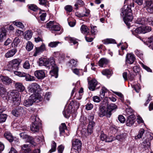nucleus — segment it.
<instances>
[{"label": "nucleus", "mask_w": 153, "mask_h": 153, "mask_svg": "<svg viewBox=\"0 0 153 153\" xmlns=\"http://www.w3.org/2000/svg\"><path fill=\"white\" fill-rule=\"evenodd\" d=\"M39 65H44L48 69L51 67V70L50 72V74L52 76H54L55 78L58 77V68L55 64V61L54 58L50 57L47 59L45 58H41L39 59Z\"/></svg>", "instance_id": "obj_1"}, {"label": "nucleus", "mask_w": 153, "mask_h": 153, "mask_svg": "<svg viewBox=\"0 0 153 153\" xmlns=\"http://www.w3.org/2000/svg\"><path fill=\"white\" fill-rule=\"evenodd\" d=\"M134 7V3H133L131 4L129 6H128L127 7L125 6L122 8L121 15L123 16L124 22L126 25L129 28V26L130 25V23L133 19V17L131 13V7Z\"/></svg>", "instance_id": "obj_2"}, {"label": "nucleus", "mask_w": 153, "mask_h": 153, "mask_svg": "<svg viewBox=\"0 0 153 153\" xmlns=\"http://www.w3.org/2000/svg\"><path fill=\"white\" fill-rule=\"evenodd\" d=\"M42 99L41 96L39 94H32L28 99L25 100L23 102V105L26 107H29L33 105L34 102H39Z\"/></svg>", "instance_id": "obj_3"}, {"label": "nucleus", "mask_w": 153, "mask_h": 153, "mask_svg": "<svg viewBox=\"0 0 153 153\" xmlns=\"http://www.w3.org/2000/svg\"><path fill=\"white\" fill-rule=\"evenodd\" d=\"M88 120L89 121L87 129H82L81 133L82 136L87 137L90 135L93 132V128L95 125V123L93 121L94 117L93 116H91Z\"/></svg>", "instance_id": "obj_4"}, {"label": "nucleus", "mask_w": 153, "mask_h": 153, "mask_svg": "<svg viewBox=\"0 0 153 153\" xmlns=\"http://www.w3.org/2000/svg\"><path fill=\"white\" fill-rule=\"evenodd\" d=\"M7 95L9 98L12 100L13 104L17 106L20 104L21 99L17 91L15 90L10 91L8 92Z\"/></svg>", "instance_id": "obj_5"}, {"label": "nucleus", "mask_w": 153, "mask_h": 153, "mask_svg": "<svg viewBox=\"0 0 153 153\" xmlns=\"http://www.w3.org/2000/svg\"><path fill=\"white\" fill-rule=\"evenodd\" d=\"M31 119L33 121L30 127V130L33 133L38 132L41 120L38 117L35 115L32 116L31 117Z\"/></svg>", "instance_id": "obj_6"}, {"label": "nucleus", "mask_w": 153, "mask_h": 153, "mask_svg": "<svg viewBox=\"0 0 153 153\" xmlns=\"http://www.w3.org/2000/svg\"><path fill=\"white\" fill-rule=\"evenodd\" d=\"M21 62V60L19 59H15L9 62L8 65V70L10 71L17 72L15 70L18 69L19 66Z\"/></svg>", "instance_id": "obj_7"}, {"label": "nucleus", "mask_w": 153, "mask_h": 153, "mask_svg": "<svg viewBox=\"0 0 153 153\" xmlns=\"http://www.w3.org/2000/svg\"><path fill=\"white\" fill-rule=\"evenodd\" d=\"M151 28L149 26H142L138 27L132 31L133 34L134 33L137 34L145 33L149 32L151 30Z\"/></svg>", "instance_id": "obj_8"}, {"label": "nucleus", "mask_w": 153, "mask_h": 153, "mask_svg": "<svg viewBox=\"0 0 153 153\" xmlns=\"http://www.w3.org/2000/svg\"><path fill=\"white\" fill-rule=\"evenodd\" d=\"M15 74L19 77H25V80L27 81H34L35 79V77L29 74L23 72H15Z\"/></svg>", "instance_id": "obj_9"}, {"label": "nucleus", "mask_w": 153, "mask_h": 153, "mask_svg": "<svg viewBox=\"0 0 153 153\" xmlns=\"http://www.w3.org/2000/svg\"><path fill=\"white\" fill-rule=\"evenodd\" d=\"M27 89L29 94L33 93V94H36L35 93L39 91L40 86L36 83H33L29 85Z\"/></svg>", "instance_id": "obj_10"}, {"label": "nucleus", "mask_w": 153, "mask_h": 153, "mask_svg": "<svg viewBox=\"0 0 153 153\" xmlns=\"http://www.w3.org/2000/svg\"><path fill=\"white\" fill-rule=\"evenodd\" d=\"M12 114L16 117H18L22 114H25L26 111L23 107L18 106L13 110L12 111Z\"/></svg>", "instance_id": "obj_11"}, {"label": "nucleus", "mask_w": 153, "mask_h": 153, "mask_svg": "<svg viewBox=\"0 0 153 153\" xmlns=\"http://www.w3.org/2000/svg\"><path fill=\"white\" fill-rule=\"evenodd\" d=\"M34 75L39 79H42L45 76V72L43 70L35 71L34 72Z\"/></svg>", "instance_id": "obj_12"}, {"label": "nucleus", "mask_w": 153, "mask_h": 153, "mask_svg": "<svg viewBox=\"0 0 153 153\" xmlns=\"http://www.w3.org/2000/svg\"><path fill=\"white\" fill-rule=\"evenodd\" d=\"M135 122V117L133 114H131L128 117L126 121V125L128 126H132Z\"/></svg>", "instance_id": "obj_13"}, {"label": "nucleus", "mask_w": 153, "mask_h": 153, "mask_svg": "<svg viewBox=\"0 0 153 153\" xmlns=\"http://www.w3.org/2000/svg\"><path fill=\"white\" fill-rule=\"evenodd\" d=\"M82 146L81 141L78 139H74L72 142L73 148L76 150L80 149Z\"/></svg>", "instance_id": "obj_14"}, {"label": "nucleus", "mask_w": 153, "mask_h": 153, "mask_svg": "<svg viewBox=\"0 0 153 153\" xmlns=\"http://www.w3.org/2000/svg\"><path fill=\"white\" fill-rule=\"evenodd\" d=\"M21 152L23 153H30L31 152V149L29 144H25L21 146Z\"/></svg>", "instance_id": "obj_15"}, {"label": "nucleus", "mask_w": 153, "mask_h": 153, "mask_svg": "<svg viewBox=\"0 0 153 153\" xmlns=\"http://www.w3.org/2000/svg\"><path fill=\"white\" fill-rule=\"evenodd\" d=\"M135 58L134 55L131 53H128L126 56V63L130 64H132L134 61Z\"/></svg>", "instance_id": "obj_16"}, {"label": "nucleus", "mask_w": 153, "mask_h": 153, "mask_svg": "<svg viewBox=\"0 0 153 153\" xmlns=\"http://www.w3.org/2000/svg\"><path fill=\"white\" fill-rule=\"evenodd\" d=\"M88 88L90 90L94 91L97 85V82L95 79H93L88 82Z\"/></svg>", "instance_id": "obj_17"}, {"label": "nucleus", "mask_w": 153, "mask_h": 153, "mask_svg": "<svg viewBox=\"0 0 153 153\" xmlns=\"http://www.w3.org/2000/svg\"><path fill=\"white\" fill-rule=\"evenodd\" d=\"M146 8L149 13L153 12V3L151 1H146Z\"/></svg>", "instance_id": "obj_18"}, {"label": "nucleus", "mask_w": 153, "mask_h": 153, "mask_svg": "<svg viewBox=\"0 0 153 153\" xmlns=\"http://www.w3.org/2000/svg\"><path fill=\"white\" fill-rule=\"evenodd\" d=\"M46 50L44 44H42L39 47L36 48V51L35 53L33 54L34 56H36L37 55L40 53Z\"/></svg>", "instance_id": "obj_19"}, {"label": "nucleus", "mask_w": 153, "mask_h": 153, "mask_svg": "<svg viewBox=\"0 0 153 153\" xmlns=\"http://www.w3.org/2000/svg\"><path fill=\"white\" fill-rule=\"evenodd\" d=\"M117 108V106L114 104L112 103L110 105H108L107 106V113L108 114L109 116L111 114V111Z\"/></svg>", "instance_id": "obj_20"}, {"label": "nucleus", "mask_w": 153, "mask_h": 153, "mask_svg": "<svg viewBox=\"0 0 153 153\" xmlns=\"http://www.w3.org/2000/svg\"><path fill=\"white\" fill-rule=\"evenodd\" d=\"M0 78L1 80L4 84L9 85L12 82L11 79L7 76H1Z\"/></svg>", "instance_id": "obj_21"}, {"label": "nucleus", "mask_w": 153, "mask_h": 153, "mask_svg": "<svg viewBox=\"0 0 153 153\" xmlns=\"http://www.w3.org/2000/svg\"><path fill=\"white\" fill-rule=\"evenodd\" d=\"M17 50L16 49H13L8 51L5 55V56L7 58L13 57L17 52Z\"/></svg>", "instance_id": "obj_22"}, {"label": "nucleus", "mask_w": 153, "mask_h": 153, "mask_svg": "<svg viewBox=\"0 0 153 153\" xmlns=\"http://www.w3.org/2000/svg\"><path fill=\"white\" fill-rule=\"evenodd\" d=\"M71 106H68L67 108H65L63 111V114L65 118H68L70 117L71 112Z\"/></svg>", "instance_id": "obj_23"}, {"label": "nucleus", "mask_w": 153, "mask_h": 153, "mask_svg": "<svg viewBox=\"0 0 153 153\" xmlns=\"http://www.w3.org/2000/svg\"><path fill=\"white\" fill-rule=\"evenodd\" d=\"M4 136L10 142H12L14 140V137L10 132H5L4 134Z\"/></svg>", "instance_id": "obj_24"}, {"label": "nucleus", "mask_w": 153, "mask_h": 153, "mask_svg": "<svg viewBox=\"0 0 153 153\" xmlns=\"http://www.w3.org/2000/svg\"><path fill=\"white\" fill-rule=\"evenodd\" d=\"M15 86L18 91H22L25 89L24 86L22 83L20 82L16 83L15 84Z\"/></svg>", "instance_id": "obj_25"}, {"label": "nucleus", "mask_w": 153, "mask_h": 153, "mask_svg": "<svg viewBox=\"0 0 153 153\" xmlns=\"http://www.w3.org/2000/svg\"><path fill=\"white\" fill-rule=\"evenodd\" d=\"M25 34L24 36V39L27 40H30L32 37L33 35L32 32L30 30L26 31L25 32Z\"/></svg>", "instance_id": "obj_26"}, {"label": "nucleus", "mask_w": 153, "mask_h": 153, "mask_svg": "<svg viewBox=\"0 0 153 153\" xmlns=\"http://www.w3.org/2000/svg\"><path fill=\"white\" fill-rule=\"evenodd\" d=\"M0 30V42H1L6 39L7 34L6 30Z\"/></svg>", "instance_id": "obj_27"}, {"label": "nucleus", "mask_w": 153, "mask_h": 153, "mask_svg": "<svg viewBox=\"0 0 153 153\" xmlns=\"http://www.w3.org/2000/svg\"><path fill=\"white\" fill-rule=\"evenodd\" d=\"M106 114L108 115V114L107 113V111H106L105 108L103 107H100L98 112L99 116L100 117H102L105 116Z\"/></svg>", "instance_id": "obj_28"}, {"label": "nucleus", "mask_w": 153, "mask_h": 153, "mask_svg": "<svg viewBox=\"0 0 153 153\" xmlns=\"http://www.w3.org/2000/svg\"><path fill=\"white\" fill-rule=\"evenodd\" d=\"M108 62V60L105 58H102L99 62V65L101 67H103L104 65L107 64Z\"/></svg>", "instance_id": "obj_29"}, {"label": "nucleus", "mask_w": 153, "mask_h": 153, "mask_svg": "<svg viewBox=\"0 0 153 153\" xmlns=\"http://www.w3.org/2000/svg\"><path fill=\"white\" fill-rule=\"evenodd\" d=\"M67 127L65 123H62L59 127V130L60 134H62L65 132V130L66 129Z\"/></svg>", "instance_id": "obj_30"}, {"label": "nucleus", "mask_w": 153, "mask_h": 153, "mask_svg": "<svg viewBox=\"0 0 153 153\" xmlns=\"http://www.w3.org/2000/svg\"><path fill=\"white\" fill-rule=\"evenodd\" d=\"M6 94V90L2 84L0 83V95L1 96Z\"/></svg>", "instance_id": "obj_31"}, {"label": "nucleus", "mask_w": 153, "mask_h": 153, "mask_svg": "<svg viewBox=\"0 0 153 153\" xmlns=\"http://www.w3.org/2000/svg\"><path fill=\"white\" fill-rule=\"evenodd\" d=\"M60 30V27L59 25L54 24L51 28V31L52 33H54L56 31H59Z\"/></svg>", "instance_id": "obj_32"}, {"label": "nucleus", "mask_w": 153, "mask_h": 153, "mask_svg": "<svg viewBox=\"0 0 153 153\" xmlns=\"http://www.w3.org/2000/svg\"><path fill=\"white\" fill-rule=\"evenodd\" d=\"M80 30L84 34H87L88 32V29L87 27L84 25H82Z\"/></svg>", "instance_id": "obj_33"}, {"label": "nucleus", "mask_w": 153, "mask_h": 153, "mask_svg": "<svg viewBox=\"0 0 153 153\" xmlns=\"http://www.w3.org/2000/svg\"><path fill=\"white\" fill-rule=\"evenodd\" d=\"M65 40L69 41L70 43H73L74 44H76L78 42L76 41L75 39L73 38H71L70 37H66L65 38Z\"/></svg>", "instance_id": "obj_34"}, {"label": "nucleus", "mask_w": 153, "mask_h": 153, "mask_svg": "<svg viewBox=\"0 0 153 153\" xmlns=\"http://www.w3.org/2000/svg\"><path fill=\"white\" fill-rule=\"evenodd\" d=\"M33 45L31 42L28 41L27 44L26 48L28 51H30L32 50L33 48Z\"/></svg>", "instance_id": "obj_35"}, {"label": "nucleus", "mask_w": 153, "mask_h": 153, "mask_svg": "<svg viewBox=\"0 0 153 153\" xmlns=\"http://www.w3.org/2000/svg\"><path fill=\"white\" fill-rule=\"evenodd\" d=\"M27 141L33 146H35L36 144V143L34 141L33 138L31 136H30Z\"/></svg>", "instance_id": "obj_36"}, {"label": "nucleus", "mask_w": 153, "mask_h": 153, "mask_svg": "<svg viewBox=\"0 0 153 153\" xmlns=\"http://www.w3.org/2000/svg\"><path fill=\"white\" fill-rule=\"evenodd\" d=\"M146 21L145 18H138L136 21L137 23L139 24L143 25L145 24Z\"/></svg>", "instance_id": "obj_37"}, {"label": "nucleus", "mask_w": 153, "mask_h": 153, "mask_svg": "<svg viewBox=\"0 0 153 153\" xmlns=\"http://www.w3.org/2000/svg\"><path fill=\"white\" fill-rule=\"evenodd\" d=\"M30 65L29 61L28 60L25 61L23 64V68L26 69H28L30 68Z\"/></svg>", "instance_id": "obj_38"}, {"label": "nucleus", "mask_w": 153, "mask_h": 153, "mask_svg": "<svg viewBox=\"0 0 153 153\" xmlns=\"http://www.w3.org/2000/svg\"><path fill=\"white\" fill-rule=\"evenodd\" d=\"M52 143L51 148L49 151L50 153L56 151V143L54 141H52Z\"/></svg>", "instance_id": "obj_39"}, {"label": "nucleus", "mask_w": 153, "mask_h": 153, "mask_svg": "<svg viewBox=\"0 0 153 153\" xmlns=\"http://www.w3.org/2000/svg\"><path fill=\"white\" fill-rule=\"evenodd\" d=\"M59 43V42L57 41L51 42L49 43L48 46L51 48H55L57 47Z\"/></svg>", "instance_id": "obj_40"}, {"label": "nucleus", "mask_w": 153, "mask_h": 153, "mask_svg": "<svg viewBox=\"0 0 153 153\" xmlns=\"http://www.w3.org/2000/svg\"><path fill=\"white\" fill-rule=\"evenodd\" d=\"M7 116L6 114H0V122L2 123L5 121Z\"/></svg>", "instance_id": "obj_41"}, {"label": "nucleus", "mask_w": 153, "mask_h": 153, "mask_svg": "<svg viewBox=\"0 0 153 153\" xmlns=\"http://www.w3.org/2000/svg\"><path fill=\"white\" fill-rule=\"evenodd\" d=\"M115 40L112 39H107L104 40V44H108L109 43H115Z\"/></svg>", "instance_id": "obj_42"}, {"label": "nucleus", "mask_w": 153, "mask_h": 153, "mask_svg": "<svg viewBox=\"0 0 153 153\" xmlns=\"http://www.w3.org/2000/svg\"><path fill=\"white\" fill-rule=\"evenodd\" d=\"M21 138L23 139L27 140L30 136L27 135L25 132H22L19 134Z\"/></svg>", "instance_id": "obj_43"}, {"label": "nucleus", "mask_w": 153, "mask_h": 153, "mask_svg": "<svg viewBox=\"0 0 153 153\" xmlns=\"http://www.w3.org/2000/svg\"><path fill=\"white\" fill-rule=\"evenodd\" d=\"M54 24L53 21H50L49 22L46 24L45 27L46 28H49V29L51 30V28L53 27Z\"/></svg>", "instance_id": "obj_44"}, {"label": "nucleus", "mask_w": 153, "mask_h": 153, "mask_svg": "<svg viewBox=\"0 0 153 153\" xmlns=\"http://www.w3.org/2000/svg\"><path fill=\"white\" fill-rule=\"evenodd\" d=\"M144 133V130L143 128L141 129L139 131L138 134L136 136V138H137L138 139L141 138Z\"/></svg>", "instance_id": "obj_45"}, {"label": "nucleus", "mask_w": 153, "mask_h": 153, "mask_svg": "<svg viewBox=\"0 0 153 153\" xmlns=\"http://www.w3.org/2000/svg\"><path fill=\"white\" fill-rule=\"evenodd\" d=\"M28 8L34 11H36L38 10V7L34 4H30L29 5Z\"/></svg>", "instance_id": "obj_46"}, {"label": "nucleus", "mask_w": 153, "mask_h": 153, "mask_svg": "<svg viewBox=\"0 0 153 153\" xmlns=\"http://www.w3.org/2000/svg\"><path fill=\"white\" fill-rule=\"evenodd\" d=\"M13 23L15 25L22 29L24 27V25L22 22H16L14 21L13 22Z\"/></svg>", "instance_id": "obj_47"}, {"label": "nucleus", "mask_w": 153, "mask_h": 153, "mask_svg": "<svg viewBox=\"0 0 153 153\" xmlns=\"http://www.w3.org/2000/svg\"><path fill=\"white\" fill-rule=\"evenodd\" d=\"M91 116H93L94 117V116L93 115H91L88 117V119H87L86 118L85 119L83 117L80 120V121L84 125H85L87 124L88 123H89V121L88 120L89 119V118Z\"/></svg>", "instance_id": "obj_48"}, {"label": "nucleus", "mask_w": 153, "mask_h": 153, "mask_svg": "<svg viewBox=\"0 0 153 153\" xmlns=\"http://www.w3.org/2000/svg\"><path fill=\"white\" fill-rule=\"evenodd\" d=\"M107 91V90L105 87H102L101 89V91L100 92V96H101V97H104L105 93Z\"/></svg>", "instance_id": "obj_49"}, {"label": "nucleus", "mask_w": 153, "mask_h": 153, "mask_svg": "<svg viewBox=\"0 0 153 153\" xmlns=\"http://www.w3.org/2000/svg\"><path fill=\"white\" fill-rule=\"evenodd\" d=\"M39 14H41L40 16V20L42 21H44L45 19L46 16V13H42L41 11L39 13Z\"/></svg>", "instance_id": "obj_50"}, {"label": "nucleus", "mask_w": 153, "mask_h": 153, "mask_svg": "<svg viewBox=\"0 0 153 153\" xmlns=\"http://www.w3.org/2000/svg\"><path fill=\"white\" fill-rule=\"evenodd\" d=\"M115 140V138L114 136H111L107 137L105 142H110Z\"/></svg>", "instance_id": "obj_51"}, {"label": "nucleus", "mask_w": 153, "mask_h": 153, "mask_svg": "<svg viewBox=\"0 0 153 153\" xmlns=\"http://www.w3.org/2000/svg\"><path fill=\"white\" fill-rule=\"evenodd\" d=\"M133 71L136 73L139 72L140 70V68L139 66L136 65L134 67L132 68Z\"/></svg>", "instance_id": "obj_52"}, {"label": "nucleus", "mask_w": 153, "mask_h": 153, "mask_svg": "<svg viewBox=\"0 0 153 153\" xmlns=\"http://www.w3.org/2000/svg\"><path fill=\"white\" fill-rule=\"evenodd\" d=\"M118 120L121 123H123L126 120L125 117L122 115H120L118 117Z\"/></svg>", "instance_id": "obj_53"}, {"label": "nucleus", "mask_w": 153, "mask_h": 153, "mask_svg": "<svg viewBox=\"0 0 153 153\" xmlns=\"http://www.w3.org/2000/svg\"><path fill=\"white\" fill-rule=\"evenodd\" d=\"M133 88L137 93H139L140 89V87L139 85H135L133 86Z\"/></svg>", "instance_id": "obj_54"}, {"label": "nucleus", "mask_w": 153, "mask_h": 153, "mask_svg": "<svg viewBox=\"0 0 153 153\" xmlns=\"http://www.w3.org/2000/svg\"><path fill=\"white\" fill-rule=\"evenodd\" d=\"M102 74L104 75H110L111 74V71L108 69L103 70L102 72Z\"/></svg>", "instance_id": "obj_55"}, {"label": "nucleus", "mask_w": 153, "mask_h": 153, "mask_svg": "<svg viewBox=\"0 0 153 153\" xmlns=\"http://www.w3.org/2000/svg\"><path fill=\"white\" fill-rule=\"evenodd\" d=\"M141 65L143 68L149 72H152V70L147 66L144 65L143 63H141Z\"/></svg>", "instance_id": "obj_56"}, {"label": "nucleus", "mask_w": 153, "mask_h": 153, "mask_svg": "<svg viewBox=\"0 0 153 153\" xmlns=\"http://www.w3.org/2000/svg\"><path fill=\"white\" fill-rule=\"evenodd\" d=\"M65 9L66 11L69 12H71L73 10L72 7L71 6L69 5L66 6L65 7Z\"/></svg>", "instance_id": "obj_57"}, {"label": "nucleus", "mask_w": 153, "mask_h": 153, "mask_svg": "<svg viewBox=\"0 0 153 153\" xmlns=\"http://www.w3.org/2000/svg\"><path fill=\"white\" fill-rule=\"evenodd\" d=\"M20 42V40L17 37H16L13 41L14 44L15 46H17Z\"/></svg>", "instance_id": "obj_58"}, {"label": "nucleus", "mask_w": 153, "mask_h": 153, "mask_svg": "<svg viewBox=\"0 0 153 153\" xmlns=\"http://www.w3.org/2000/svg\"><path fill=\"white\" fill-rule=\"evenodd\" d=\"M124 134H122L116 136V138H115V139H116L119 140L121 141V140L123 139H124Z\"/></svg>", "instance_id": "obj_59"}, {"label": "nucleus", "mask_w": 153, "mask_h": 153, "mask_svg": "<svg viewBox=\"0 0 153 153\" xmlns=\"http://www.w3.org/2000/svg\"><path fill=\"white\" fill-rule=\"evenodd\" d=\"M147 42L150 44V45L153 46V37L148 38Z\"/></svg>", "instance_id": "obj_60"}, {"label": "nucleus", "mask_w": 153, "mask_h": 153, "mask_svg": "<svg viewBox=\"0 0 153 153\" xmlns=\"http://www.w3.org/2000/svg\"><path fill=\"white\" fill-rule=\"evenodd\" d=\"M93 100L94 102H99L100 101L99 97L97 96H94L93 97Z\"/></svg>", "instance_id": "obj_61"}, {"label": "nucleus", "mask_w": 153, "mask_h": 153, "mask_svg": "<svg viewBox=\"0 0 153 153\" xmlns=\"http://www.w3.org/2000/svg\"><path fill=\"white\" fill-rule=\"evenodd\" d=\"M93 107V105L89 103H88L86 105L85 108L87 110H90Z\"/></svg>", "instance_id": "obj_62"}, {"label": "nucleus", "mask_w": 153, "mask_h": 153, "mask_svg": "<svg viewBox=\"0 0 153 153\" xmlns=\"http://www.w3.org/2000/svg\"><path fill=\"white\" fill-rule=\"evenodd\" d=\"M107 137L106 135L104 134H101L100 136V138L102 140L105 142Z\"/></svg>", "instance_id": "obj_63"}, {"label": "nucleus", "mask_w": 153, "mask_h": 153, "mask_svg": "<svg viewBox=\"0 0 153 153\" xmlns=\"http://www.w3.org/2000/svg\"><path fill=\"white\" fill-rule=\"evenodd\" d=\"M64 149V147L62 145H60L58 146L57 148L58 153H62Z\"/></svg>", "instance_id": "obj_64"}]
</instances>
